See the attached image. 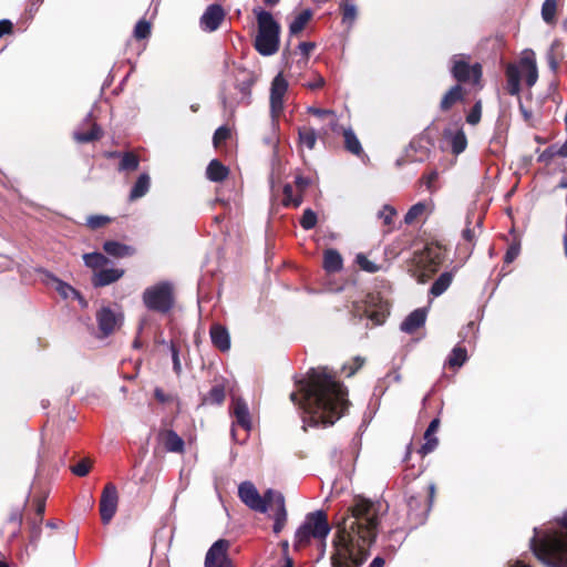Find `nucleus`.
I'll use <instances>...</instances> for the list:
<instances>
[{
	"label": "nucleus",
	"mask_w": 567,
	"mask_h": 567,
	"mask_svg": "<svg viewBox=\"0 0 567 567\" xmlns=\"http://www.w3.org/2000/svg\"><path fill=\"white\" fill-rule=\"evenodd\" d=\"M91 470V461L87 458H83L78 462L75 465L71 467V472L80 477H83L89 474Z\"/></svg>",
	"instance_id": "obj_47"
},
{
	"label": "nucleus",
	"mask_w": 567,
	"mask_h": 567,
	"mask_svg": "<svg viewBox=\"0 0 567 567\" xmlns=\"http://www.w3.org/2000/svg\"><path fill=\"white\" fill-rule=\"evenodd\" d=\"M144 306L154 312L168 313L174 307V287L171 281H159L147 287L142 295Z\"/></svg>",
	"instance_id": "obj_8"
},
{
	"label": "nucleus",
	"mask_w": 567,
	"mask_h": 567,
	"mask_svg": "<svg viewBox=\"0 0 567 567\" xmlns=\"http://www.w3.org/2000/svg\"><path fill=\"white\" fill-rule=\"evenodd\" d=\"M444 137L450 143L452 152L456 155L465 151L467 146V138L462 128L445 130Z\"/></svg>",
	"instance_id": "obj_24"
},
{
	"label": "nucleus",
	"mask_w": 567,
	"mask_h": 567,
	"mask_svg": "<svg viewBox=\"0 0 567 567\" xmlns=\"http://www.w3.org/2000/svg\"><path fill=\"white\" fill-rule=\"evenodd\" d=\"M102 130L97 124H93L87 132H75L74 140L79 143H89L101 138Z\"/></svg>",
	"instance_id": "obj_40"
},
{
	"label": "nucleus",
	"mask_w": 567,
	"mask_h": 567,
	"mask_svg": "<svg viewBox=\"0 0 567 567\" xmlns=\"http://www.w3.org/2000/svg\"><path fill=\"white\" fill-rule=\"evenodd\" d=\"M432 202H419L410 207L408 213L404 216V223L408 225L413 224L416 219L422 217L429 210H431Z\"/></svg>",
	"instance_id": "obj_33"
},
{
	"label": "nucleus",
	"mask_w": 567,
	"mask_h": 567,
	"mask_svg": "<svg viewBox=\"0 0 567 567\" xmlns=\"http://www.w3.org/2000/svg\"><path fill=\"white\" fill-rule=\"evenodd\" d=\"M230 543L227 539L216 540L207 550L205 556V567H234L228 556Z\"/></svg>",
	"instance_id": "obj_13"
},
{
	"label": "nucleus",
	"mask_w": 567,
	"mask_h": 567,
	"mask_svg": "<svg viewBox=\"0 0 567 567\" xmlns=\"http://www.w3.org/2000/svg\"><path fill=\"white\" fill-rule=\"evenodd\" d=\"M183 439L174 431L169 430L165 434L164 446L168 452L182 453L184 451Z\"/></svg>",
	"instance_id": "obj_35"
},
{
	"label": "nucleus",
	"mask_w": 567,
	"mask_h": 567,
	"mask_svg": "<svg viewBox=\"0 0 567 567\" xmlns=\"http://www.w3.org/2000/svg\"><path fill=\"white\" fill-rule=\"evenodd\" d=\"M519 251H520V247L518 244L511 245L505 254V257H504L505 262H507V264L513 262L519 255Z\"/></svg>",
	"instance_id": "obj_60"
},
{
	"label": "nucleus",
	"mask_w": 567,
	"mask_h": 567,
	"mask_svg": "<svg viewBox=\"0 0 567 567\" xmlns=\"http://www.w3.org/2000/svg\"><path fill=\"white\" fill-rule=\"evenodd\" d=\"M12 22L8 19L0 20V35H9L12 31Z\"/></svg>",
	"instance_id": "obj_62"
},
{
	"label": "nucleus",
	"mask_w": 567,
	"mask_h": 567,
	"mask_svg": "<svg viewBox=\"0 0 567 567\" xmlns=\"http://www.w3.org/2000/svg\"><path fill=\"white\" fill-rule=\"evenodd\" d=\"M288 91V82L282 73H278L270 86V116L272 126L278 124V118L285 107V95Z\"/></svg>",
	"instance_id": "obj_10"
},
{
	"label": "nucleus",
	"mask_w": 567,
	"mask_h": 567,
	"mask_svg": "<svg viewBox=\"0 0 567 567\" xmlns=\"http://www.w3.org/2000/svg\"><path fill=\"white\" fill-rule=\"evenodd\" d=\"M316 44L313 42H300L298 49L303 56H308L310 51L313 50Z\"/></svg>",
	"instance_id": "obj_63"
},
{
	"label": "nucleus",
	"mask_w": 567,
	"mask_h": 567,
	"mask_svg": "<svg viewBox=\"0 0 567 567\" xmlns=\"http://www.w3.org/2000/svg\"><path fill=\"white\" fill-rule=\"evenodd\" d=\"M210 339L213 344L223 352L230 349V336L228 330L221 324H213L210 328Z\"/></svg>",
	"instance_id": "obj_23"
},
{
	"label": "nucleus",
	"mask_w": 567,
	"mask_h": 567,
	"mask_svg": "<svg viewBox=\"0 0 567 567\" xmlns=\"http://www.w3.org/2000/svg\"><path fill=\"white\" fill-rule=\"evenodd\" d=\"M299 142L301 145L306 146L309 150L315 148L317 143V133L315 128H300L299 130Z\"/></svg>",
	"instance_id": "obj_41"
},
{
	"label": "nucleus",
	"mask_w": 567,
	"mask_h": 567,
	"mask_svg": "<svg viewBox=\"0 0 567 567\" xmlns=\"http://www.w3.org/2000/svg\"><path fill=\"white\" fill-rule=\"evenodd\" d=\"M50 279L52 280V282L54 285V289L59 292V295L63 299H76L82 305V307L86 306V301L84 300V298L71 285L62 281L61 279H59L54 276H50Z\"/></svg>",
	"instance_id": "obj_25"
},
{
	"label": "nucleus",
	"mask_w": 567,
	"mask_h": 567,
	"mask_svg": "<svg viewBox=\"0 0 567 567\" xmlns=\"http://www.w3.org/2000/svg\"><path fill=\"white\" fill-rule=\"evenodd\" d=\"M254 83L255 78L250 73L241 72L230 84H225L220 91L225 111L233 114L239 104H249Z\"/></svg>",
	"instance_id": "obj_5"
},
{
	"label": "nucleus",
	"mask_w": 567,
	"mask_h": 567,
	"mask_svg": "<svg viewBox=\"0 0 567 567\" xmlns=\"http://www.w3.org/2000/svg\"><path fill=\"white\" fill-rule=\"evenodd\" d=\"M228 175V168L218 159H213L206 168V176L212 182H221Z\"/></svg>",
	"instance_id": "obj_34"
},
{
	"label": "nucleus",
	"mask_w": 567,
	"mask_h": 567,
	"mask_svg": "<svg viewBox=\"0 0 567 567\" xmlns=\"http://www.w3.org/2000/svg\"><path fill=\"white\" fill-rule=\"evenodd\" d=\"M482 224V216L477 215L475 210H468L465 218V228L462 231V238L474 245L477 237V229H481Z\"/></svg>",
	"instance_id": "obj_20"
},
{
	"label": "nucleus",
	"mask_w": 567,
	"mask_h": 567,
	"mask_svg": "<svg viewBox=\"0 0 567 567\" xmlns=\"http://www.w3.org/2000/svg\"><path fill=\"white\" fill-rule=\"evenodd\" d=\"M307 112L321 118H326L328 115H332V110L319 109L316 106H309Z\"/></svg>",
	"instance_id": "obj_61"
},
{
	"label": "nucleus",
	"mask_w": 567,
	"mask_h": 567,
	"mask_svg": "<svg viewBox=\"0 0 567 567\" xmlns=\"http://www.w3.org/2000/svg\"><path fill=\"white\" fill-rule=\"evenodd\" d=\"M313 12L311 9H305L289 18V32L290 34L300 33L306 29V25L312 19Z\"/></svg>",
	"instance_id": "obj_26"
},
{
	"label": "nucleus",
	"mask_w": 567,
	"mask_h": 567,
	"mask_svg": "<svg viewBox=\"0 0 567 567\" xmlns=\"http://www.w3.org/2000/svg\"><path fill=\"white\" fill-rule=\"evenodd\" d=\"M258 23V35H279L280 24L275 20L274 16L264 10H255Z\"/></svg>",
	"instance_id": "obj_17"
},
{
	"label": "nucleus",
	"mask_w": 567,
	"mask_h": 567,
	"mask_svg": "<svg viewBox=\"0 0 567 567\" xmlns=\"http://www.w3.org/2000/svg\"><path fill=\"white\" fill-rule=\"evenodd\" d=\"M231 414L236 420V424L246 431L251 429V416L248 404L241 398H233Z\"/></svg>",
	"instance_id": "obj_19"
},
{
	"label": "nucleus",
	"mask_w": 567,
	"mask_h": 567,
	"mask_svg": "<svg viewBox=\"0 0 567 567\" xmlns=\"http://www.w3.org/2000/svg\"><path fill=\"white\" fill-rule=\"evenodd\" d=\"M342 135L348 152L357 156L363 154L362 145L351 127L342 128Z\"/></svg>",
	"instance_id": "obj_30"
},
{
	"label": "nucleus",
	"mask_w": 567,
	"mask_h": 567,
	"mask_svg": "<svg viewBox=\"0 0 567 567\" xmlns=\"http://www.w3.org/2000/svg\"><path fill=\"white\" fill-rule=\"evenodd\" d=\"M110 220L111 218L104 215H92L87 217L86 225L92 229H96L104 226Z\"/></svg>",
	"instance_id": "obj_51"
},
{
	"label": "nucleus",
	"mask_w": 567,
	"mask_h": 567,
	"mask_svg": "<svg viewBox=\"0 0 567 567\" xmlns=\"http://www.w3.org/2000/svg\"><path fill=\"white\" fill-rule=\"evenodd\" d=\"M124 275L123 269L118 268H105L96 271L92 278L94 287H104L117 281Z\"/></svg>",
	"instance_id": "obj_21"
},
{
	"label": "nucleus",
	"mask_w": 567,
	"mask_h": 567,
	"mask_svg": "<svg viewBox=\"0 0 567 567\" xmlns=\"http://www.w3.org/2000/svg\"><path fill=\"white\" fill-rule=\"evenodd\" d=\"M316 224H317V214L310 208L306 209L300 219L301 227L306 230H310L316 226Z\"/></svg>",
	"instance_id": "obj_46"
},
{
	"label": "nucleus",
	"mask_w": 567,
	"mask_h": 567,
	"mask_svg": "<svg viewBox=\"0 0 567 567\" xmlns=\"http://www.w3.org/2000/svg\"><path fill=\"white\" fill-rule=\"evenodd\" d=\"M330 530L331 528L323 511L309 513L303 523L296 530L295 545H307L311 538L324 539Z\"/></svg>",
	"instance_id": "obj_7"
},
{
	"label": "nucleus",
	"mask_w": 567,
	"mask_h": 567,
	"mask_svg": "<svg viewBox=\"0 0 567 567\" xmlns=\"http://www.w3.org/2000/svg\"><path fill=\"white\" fill-rule=\"evenodd\" d=\"M396 215V210L394 207L390 205H384L382 209L378 213V217L383 220L384 225L390 226L393 221V217Z\"/></svg>",
	"instance_id": "obj_50"
},
{
	"label": "nucleus",
	"mask_w": 567,
	"mask_h": 567,
	"mask_svg": "<svg viewBox=\"0 0 567 567\" xmlns=\"http://www.w3.org/2000/svg\"><path fill=\"white\" fill-rule=\"evenodd\" d=\"M482 116V103L477 101L471 112L466 116V122L471 125H476Z\"/></svg>",
	"instance_id": "obj_52"
},
{
	"label": "nucleus",
	"mask_w": 567,
	"mask_h": 567,
	"mask_svg": "<svg viewBox=\"0 0 567 567\" xmlns=\"http://www.w3.org/2000/svg\"><path fill=\"white\" fill-rule=\"evenodd\" d=\"M238 496L240 501L252 511L266 513L269 508L266 493L261 496L256 486L249 481L239 484Z\"/></svg>",
	"instance_id": "obj_12"
},
{
	"label": "nucleus",
	"mask_w": 567,
	"mask_h": 567,
	"mask_svg": "<svg viewBox=\"0 0 567 567\" xmlns=\"http://www.w3.org/2000/svg\"><path fill=\"white\" fill-rule=\"evenodd\" d=\"M229 137H230V130L225 125L219 126L215 131L214 136H213L214 146L218 147L220 145V143L225 142Z\"/></svg>",
	"instance_id": "obj_49"
},
{
	"label": "nucleus",
	"mask_w": 567,
	"mask_h": 567,
	"mask_svg": "<svg viewBox=\"0 0 567 567\" xmlns=\"http://www.w3.org/2000/svg\"><path fill=\"white\" fill-rule=\"evenodd\" d=\"M254 47L261 55H272L279 49V38H254Z\"/></svg>",
	"instance_id": "obj_29"
},
{
	"label": "nucleus",
	"mask_w": 567,
	"mask_h": 567,
	"mask_svg": "<svg viewBox=\"0 0 567 567\" xmlns=\"http://www.w3.org/2000/svg\"><path fill=\"white\" fill-rule=\"evenodd\" d=\"M225 400V386L217 384L210 389L205 396V402L210 404H221Z\"/></svg>",
	"instance_id": "obj_43"
},
{
	"label": "nucleus",
	"mask_w": 567,
	"mask_h": 567,
	"mask_svg": "<svg viewBox=\"0 0 567 567\" xmlns=\"http://www.w3.org/2000/svg\"><path fill=\"white\" fill-rule=\"evenodd\" d=\"M120 317L111 308L104 307L96 313V321L102 337H107L117 327Z\"/></svg>",
	"instance_id": "obj_18"
},
{
	"label": "nucleus",
	"mask_w": 567,
	"mask_h": 567,
	"mask_svg": "<svg viewBox=\"0 0 567 567\" xmlns=\"http://www.w3.org/2000/svg\"><path fill=\"white\" fill-rule=\"evenodd\" d=\"M146 38H130L126 43V50L140 54L146 47Z\"/></svg>",
	"instance_id": "obj_48"
},
{
	"label": "nucleus",
	"mask_w": 567,
	"mask_h": 567,
	"mask_svg": "<svg viewBox=\"0 0 567 567\" xmlns=\"http://www.w3.org/2000/svg\"><path fill=\"white\" fill-rule=\"evenodd\" d=\"M103 249L106 254L118 258L128 257L135 252V249L132 246L115 240L105 241L103 244Z\"/></svg>",
	"instance_id": "obj_27"
},
{
	"label": "nucleus",
	"mask_w": 567,
	"mask_h": 567,
	"mask_svg": "<svg viewBox=\"0 0 567 567\" xmlns=\"http://www.w3.org/2000/svg\"><path fill=\"white\" fill-rule=\"evenodd\" d=\"M266 496L268 497L269 507L275 509V513L272 515L274 533L279 534L284 529L286 520H287L285 497L280 492L271 489V488L266 491Z\"/></svg>",
	"instance_id": "obj_14"
},
{
	"label": "nucleus",
	"mask_w": 567,
	"mask_h": 567,
	"mask_svg": "<svg viewBox=\"0 0 567 567\" xmlns=\"http://www.w3.org/2000/svg\"><path fill=\"white\" fill-rule=\"evenodd\" d=\"M453 280V275L451 272H443L440 277L433 282L430 293L434 297L441 296L443 292L447 290Z\"/></svg>",
	"instance_id": "obj_36"
},
{
	"label": "nucleus",
	"mask_w": 567,
	"mask_h": 567,
	"mask_svg": "<svg viewBox=\"0 0 567 567\" xmlns=\"http://www.w3.org/2000/svg\"><path fill=\"white\" fill-rule=\"evenodd\" d=\"M467 360V351L465 348L455 347L451 351L446 363L451 368H461Z\"/></svg>",
	"instance_id": "obj_39"
},
{
	"label": "nucleus",
	"mask_w": 567,
	"mask_h": 567,
	"mask_svg": "<svg viewBox=\"0 0 567 567\" xmlns=\"http://www.w3.org/2000/svg\"><path fill=\"white\" fill-rule=\"evenodd\" d=\"M140 159L131 152L123 153L118 164L120 172H134L138 168Z\"/></svg>",
	"instance_id": "obj_38"
},
{
	"label": "nucleus",
	"mask_w": 567,
	"mask_h": 567,
	"mask_svg": "<svg viewBox=\"0 0 567 567\" xmlns=\"http://www.w3.org/2000/svg\"><path fill=\"white\" fill-rule=\"evenodd\" d=\"M364 363V359L361 357H355L352 360L351 364H344L342 370L347 373L348 377L353 375Z\"/></svg>",
	"instance_id": "obj_53"
},
{
	"label": "nucleus",
	"mask_w": 567,
	"mask_h": 567,
	"mask_svg": "<svg viewBox=\"0 0 567 567\" xmlns=\"http://www.w3.org/2000/svg\"><path fill=\"white\" fill-rule=\"evenodd\" d=\"M425 320L426 309L417 308L403 320L400 328L406 333H413L425 323Z\"/></svg>",
	"instance_id": "obj_22"
},
{
	"label": "nucleus",
	"mask_w": 567,
	"mask_h": 567,
	"mask_svg": "<svg viewBox=\"0 0 567 567\" xmlns=\"http://www.w3.org/2000/svg\"><path fill=\"white\" fill-rule=\"evenodd\" d=\"M84 265L92 269L103 268L109 264V259L101 252H89L83 255Z\"/></svg>",
	"instance_id": "obj_37"
},
{
	"label": "nucleus",
	"mask_w": 567,
	"mask_h": 567,
	"mask_svg": "<svg viewBox=\"0 0 567 567\" xmlns=\"http://www.w3.org/2000/svg\"><path fill=\"white\" fill-rule=\"evenodd\" d=\"M523 79L528 87L534 86L538 80L536 56L533 50L523 51L516 63H509L506 66V91L509 95H519Z\"/></svg>",
	"instance_id": "obj_4"
},
{
	"label": "nucleus",
	"mask_w": 567,
	"mask_h": 567,
	"mask_svg": "<svg viewBox=\"0 0 567 567\" xmlns=\"http://www.w3.org/2000/svg\"><path fill=\"white\" fill-rule=\"evenodd\" d=\"M435 492L434 484L429 486V495H410L406 498L408 516L411 522V527H416L423 524L431 509L433 496Z\"/></svg>",
	"instance_id": "obj_9"
},
{
	"label": "nucleus",
	"mask_w": 567,
	"mask_h": 567,
	"mask_svg": "<svg viewBox=\"0 0 567 567\" xmlns=\"http://www.w3.org/2000/svg\"><path fill=\"white\" fill-rule=\"evenodd\" d=\"M330 530L331 528L323 511L309 513L303 523L296 530L295 545H307L311 538L324 539Z\"/></svg>",
	"instance_id": "obj_6"
},
{
	"label": "nucleus",
	"mask_w": 567,
	"mask_h": 567,
	"mask_svg": "<svg viewBox=\"0 0 567 567\" xmlns=\"http://www.w3.org/2000/svg\"><path fill=\"white\" fill-rule=\"evenodd\" d=\"M529 544L534 555L547 567H567V511L556 525L535 527Z\"/></svg>",
	"instance_id": "obj_3"
},
{
	"label": "nucleus",
	"mask_w": 567,
	"mask_h": 567,
	"mask_svg": "<svg viewBox=\"0 0 567 567\" xmlns=\"http://www.w3.org/2000/svg\"><path fill=\"white\" fill-rule=\"evenodd\" d=\"M451 72L453 76L463 83L478 84L482 78V66L480 63L471 65L463 55H454Z\"/></svg>",
	"instance_id": "obj_11"
},
{
	"label": "nucleus",
	"mask_w": 567,
	"mask_h": 567,
	"mask_svg": "<svg viewBox=\"0 0 567 567\" xmlns=\"http://www.w3.org/2000/svg\"><path fill=\"white\" fill-rule=\"evenodd\" d=\"M557 9L556 0H545L542 6V17L549 23L554 20Z\"/></svg>",
	"instance_id": "obj_45"
},
{
	"label": "nucleus",
	"mask_w": 567,
	"mask_h": 567,
	"mask_svg": "<svg viewBox=\"0 0 567 567\" xmlns=\"http://www.w3.org/2000/svg\"><path fill=\"white\" fill-rule=\"evenodd\" d=\"M463 89L460 84L452 86L442 97L440 107L442 111L450 110L455 103L462 101Z\"/></svg>",
	"instance_id": "obj_32"
},
{
	"label": "nucleus",
	"mask_w": 567,
	"mask_h": 567,
	"mask_svg": "<svg viewBox=\"0 0 567 567\" xmlns=\"http://www.w3.org/2000/svg\"><path fill=\"white\" fill-rule=\"evenodd\" d=\"M324 120L327 121V126H328L327 130H324V133H327L328 131H331L333 133L340 132V127L338 124V116L333 111H332V115H328Z\"/></svg>",
	"instance_id": "obj_59"
},
{
	"label": "nucleus",
	"mask_w": 567,
	"mask_h": 567,
	"mask_svg": "<svg viewBox=\"0 0 567 567\" xmlns=\"http://www.w3.org/2000/svg\"><path fill=\"white\" fill-rule=\"evenodd\" d=\"M439 174L436 171H432L429 174L422 177V184L426 187L429 192H434V183L437 179Z\"/></svg>",
	"instance_id": "obj_57"
},
{
	"label": "nucleus",
	"mask_w": 567,
	"mask_h": 567,
	"mask_svg": "<svg viewBox=\"0 0 567 567\" xmlns=\"http://www.w3.org/2000/svg\"><path fill=\"white\" fill-rule=\"evenodd\" d=\"M151 33V23L145 20L141 19L133 31V35H148Z\"/></svg>",
	"instance_id": "obj_55"
},
{
	"label": "nucleus",
	"mask_w": 567,
	"mask_h": 567,
	"mask_svg": "<svg viewBox=\"0 0 567 567\" xmlns=\"http://www.w3.org/2000/svg\"><path fill=\"white\" fill-rule=\"evenodd\" d=\"M439 425H440V420L439 419H433L430 422V424H429V426H427V429H426V431L424 433V437H430L432 434H434L437 431Z\"/></svg>",
	"instance_id": "obj_64"
},
{
	"label": "nucleus",
	"mask_w": 567,
	"mask_h": 567,
	"mask_svg": "<svg viewBox=\"0 0 567 567\" xmlns=\"http://www.w3.org/2000/svg\"><path fill=\"white\" fill-rule=\"evenodd\" d=\"M342 23L351 27L357 18V6L349 1L341 3Z\"/></svg>",
	"instance_id": "obj_42"
},
{
	"label": "nucleus",
	"mask_w": 567,
	"mask_h": 567,
	"mask_svg": "<svg viewBox=\"0 0 567 567\" xmlns=\"http://www.w3.org/2000/svg\"><path fill=\"white\" fill-rule=\"evenodd\" d=\"M169 349H171V353H172L173 370L177 375H179L182 373V363L179 360L178 349L175 347L174 343H171Z\"/></svg>",
	"instance_id": "obj_56"
},
{
	"label": "nucleus",
	"mask_w": 567,
	"mask_h": 567,
	"mask_svg": "<svg viewBox=\"0 0 567 567\" xmlns=\"http://www.w3.org/2000/svg\"><path fill=\"white\" fill-rule=\"evenodd\" d=\"M381 503L355 497L350 514L338 525L339 543L332 556L333 567H360L378 535Z\"/></svg>",
	"instance_id": "obj_2"
},
{
	"label": "nucleus",
	"mask_w": 567,
	"mask_h": 567,
	"mask_svg": "<svg viewBox=\"0 0 567 567\" xmlns=\"http://www.w3.org/2000/svg\"><path fill=\"white\" fill-rule=\"evenodd\" d=\"M297 392L290 400L303 411V429L307 426H329L339 420L348 408V391L327 367L312 368L307 379L298 382Z\"/></svg>",
	"instance_id": "obj_1"
},
{
	"label": "nucleus",
	"mask_w": 567,
	"mask_h": 567,
	"mask_svg": "<svg viewBox=\"0 0 567 567\" xmlns=\"http://www.w3.org/2000/svg\"><path fill=\"white\" fill-rule=\"evenodd\" d=\"M118 504V494L116 486L106 484L100 501V513L103 524H109L116 513Z\"/></svg>",
	"instance_id": "obj_15"
},
{
	"label": "nucleus",
	"mask_w": 567,
	"mask_h": 567,
	"mask_svg": "<svg viewBox=\"0 0 567 567\" xmlns=\"http://www.w3.org/2000/svg\"><path fill=\"white\" fill-rule=\"evenodd\" d=\"M225 18V12L219 4H210L200 18V25L205 32H214Z\"/></svg>",
	"instance_id": "obj_16"
},
{
	"label": "nucleus",
	"mask_w": 567,
	"mask_h": 567,
	"mask_svg": "<svg viewBox=\"0 0 567 567\" xmlns=\"http://www.w3.org/2000/svg\"><path fill=\"white\" fill-rule=\"evenodd\" d=\"M150 187H151L150 175L147 173L141 174L131 188L130 196H128L130 200L134 202L138 198H142L143 196H145L148 193Z\"/></svg>",
	"instance_id": "obj_28"
},
{
	"label": "nucleus",
	"mask_w": 567,
	"mask_h": 567,
	"mask_svg": "<svg viewBox=\"0 0 567 567\" xmlns=\"http://www.w3.org/2000/svg\"><path fill=\"white\" fill-rule=\"evenodd\" d=\"M302 202L301 194L295 195L293 187L290 184L284 186V204L286 206L298 207Z\"/></svg>",
	"instance_id": "obj_44"
},
{
	"label": "nucleus",
	"mask_w": 567,
	"mask_h": 567,
	"mask_svg": "<svg viewBox=\"0 0 567 567\" xmlns=\"http://www.w3.org/2000/svg\"><path fill=\"white\" fill-rule=\"evenodd\" d=\"M343 260L336 249H327L323 255V268L328 272H337L342 269Z\"/></svg>",
	"instance_id": "obj_31"
},
{
	"label": "nucleus",
	"mask_w": 567,
	"mask_h": 567,
	"mask_svg": "<svg viewBox=\"0 0 567 567\" xmlns=\"http://www.w3.org/2000/svg\"><path fill=\"white\" fill-rule=\"evenodd\" d=\"M357 262L365 271L375 272L378 270V266L361 254L357 256Z\"/></svg>",
	"instance_id": "obj_54"
},
{
	"label": "nucleus",
	"mask_w": 567,
	"mask_h": 567,
	"mask_svg": "<svg viewBox=\"0 0 567 567\" xmlns=\"http://www.w3.org/2000/svg\"><path fill=\"white\" fill-rule=\"evenodd\" d=\"M425 439V443L422 445L421 447V452L423 454H427V453H431L432 451H434V449L437 446V437L434 436V434H432L430 437H424Z\"/></svg>",
	"instance_id": "obj_58"
}]
</instances>
